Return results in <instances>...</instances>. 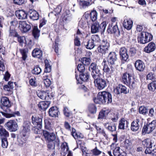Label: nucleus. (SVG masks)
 Here are the masks:
<instances>
[{
    "mask_svg": "<svg viewBox=\"0 0 156 156\" xmlns=\"http://www.w3.org/2000/svg\"><path fill=\"white\" fill-rule=\"evenodd\" d=\"M93 78L94 79V83L96 87L99 90H101L107 86L106 80L100 78L99 75H95L94 73L91 74Z\"/></svg>",
    "mask_w": 156,
    "mask_h": 156,
    "instance_id": "obj_1",
    "label": "nucleus"
},
{
    "mask_svg": "<svg viewBox=\"0 0 156 156\" xmlns=\"http://www.w3.org/2000/svg\"><path fill=\"white\" fill-rule=\"evenodd\" d=\"M107 26L106 22L104 21L100 24L98 22L94 23L91 27V32L93 34L99 32L102 33L105 30Z\"/></svg>",
    "mask_w": 156,
    "mask_h": 156,
    "instance_id": "obj_2",
    "label": "nucleus"
},
{
    "mask_svg": "<svg viewBox=\"0 0 156 156\" xmlns=\"http://www.w3.org/2000/svg\"><path fill=\"white\" fill-rule=\"evenodd\" d=\"M111 149L112 150L114 156H126V152L117 145L112 143L111 145Z\"/></svg>",
    "mask_w": 156,
    "mask_h": 156,
    "instance_id": "obj_3",
    "label": "nucleus"
},
{
    "mask_svg": "<svg viewBox=\"0 0 156 156\" xmlns=\"http://www.w3.org/2000/svg\"><path fill=\"white\" fill-rule=\"evenodd\" d=\"M156 126V120L144 125L142 130V133H150L154 130Z\"/></svg>",
    "mask_w": 156,
    "mask_h": 156,
    "instance_id": "obj_4",
    "label": "nucleus"
},
{
    "mask_svg": "<svg viewBox=\"0 0 156 156\" xmlns=\"http://www.w3.org/2000/svg\"><path fill=\"white\" fill-rule=\"evenodd\" d=\"M32 120L33 124L35 126H36L37 128L35 129L37 130L35 132V133H38V132H39L40 131V129H41L42 128V119L38 115H34L32 116Z\"/></svg>",
    "mask_w": 156,
    "mask_h": 156,
    "instance_id": "obj_5",
    "label": "nucleus"
},
{
    "mask_svg": "<svg viewBox=\"0 0 156 156\" xmlns=\"http://www.w3.org/2000/svg\"><path fill=\"white\" fill-rule=\"evenodd\" d=\"M5 127L9 131L12 132L16 131L18 128V125L16 121L10 120L5 124Z\"/></svg>",
    "mask_w": 156,
    "mask_h": 156,
    "instance_id": "obj_6",
    "label": "nucleus"
},
{
    "mask_svg": "<svg viewBox=\"0 0 156 156\" xmlns=\"http://www.w3.org/2000/svg\"><path fill=\"white\" fill-rule=\"evenodd\" d=\"M45 69L44 73L43 79L44 83L46 87V88H48L49 87V79H48V75L47 73L48 72V69L49 68V62L48 59H46L44 60Z\"/></svg>",
    "mask_w": 156,
    "mask_h": 156,
    "instance_id": "obj_7",
    "label": "nucleus"
},
{
    "mask_svg": "<svg viewBox=\"0 0 156 156\" xmlns=\"http://www.w3.org/2000/svg\"><path fill=\"white\" fill-rule=\"evenodd\" d=\"M89 70L91 72V73H94L95 75H100L101 74V68L100 66H97L96 63H92L89 67Z\"/></svg>",
    "mask_w": 156,
    "mask_h": 156,
    "instance_id": "obj_8",
    "label": "nucleus"
},
{
    "mask_svg": "<svg viewBox=\"0 0 156 156\" xmlns=\"http://www.w3.org/2000/svg\"><path fill=\"white\" fill-rule=\"evenodd\" d=\"M106 60L104 59L102 64L103 66V70L105 73L106 75L110 76L113 73V67L112 65L110 66L109 68L107 64Z\"/></svg>",
    "mask_w": 156,
    "mask_h": 156,
    "instance_id": "obj_9",
    "label": "nucleus"
},
{
    "mask_svg": "<svg viewBox=\"0 0 156 156\" xmlns=\"http://www.w3.org/2000/svg\"><path fill=\"white\" fill-rule=\"evenodd\" d=\"M19 28L22 32L25 33L30 30L31 26L26 21H20L19 24Z\"/></svg>",
    "mask_w": 156,
    "mask_h": 156,
    "instance_id": "obj_10",
    "label": "nucleus"
},
{
    "mask_svg": "<svg viewBox=\"0 0 156 156\" xmlns=\"http://www.w3.org/2000/svg\"><path fill=\"white\" fill-rule=\"evenodd\" d=\"M1 103L2 104L1 107L3 109L6 108L5 110L9 109L11 106V102L9 98L6 97H2L1 98Z\"/></svg>",
    "mask_w": 156,
    "mask_h": 156,
    "instance_id": "obj_11",
    "label": "nucleus"
},
{
    "mask_svg": "<svg viewBox=\"0 0 156 156\" xmlns=\"http://www.w3.org/2000/svg\"><path fill=\"white\" fill-rule=\"evenodd\" d=\"M5 112H0L2 115L6 118H10L12 117H14L16 116H19L20 115V112H15L12 113L10 109H8L7 110H4Z\"/></svg>",
    "mask_w": 156,
    "mask_h": 156,
    "instance_id": "obj_12",
    "label": "nucleus"
},
{
    "mask_svg": "<svg viewBox=\"0 0 156 156\" xmlns=\"http://www.w3.org/2000/svg\"><path fill=\"white\" fill-rule=\"evenodd\" d=\"M117 55L115 52H111L108 57V62L109 65L115 64L117 60Z\"/></svg>",
    "mask_w": 156,
    "mask_h": 156,
    "instance_id": "obj_13",
    "label": "nucleus"
},
{
    "mask_svg": "<svg viewBox=\"0 0 156 156\" xmlns=\"http://www.w3.org/2000/svg\"><path fill=\"white\" fill-rule=\"evenodd\" d=\"M84 16L86 19H90L92 21L94 22L97 19L98 13L95 10H93L91 11L90 14H85Z\"/></svg>",
    "mask_w": 156,
    "mask_h": 156,
    "instance_id": "obj_14",
    "label": "nucleus"
},
{
    "mask_svg": "<svg viewBox=\"0 0 156 156\" xmlns=\"http://www.w3.org/2000/svg\"><path fill=\"white\" fill-rule=\"evenodd\" d=\"M135 66L136 69L140 72L143 71L145 68L144 63L140 60H138L136 61Z\"/></svg>",
    "mask_w": 156,
    "mask_h": 156,
    "instance_id": "obj_15",
    "label": "nucleus"
},
{
    "mask_svg": "<svg viewBox=\"0 0 156 156\" xmlns=\"http://www.w3.org/2000/svg\"><path fill=\"white\" fill-rule=\"evenodd\" d=\"M104 91L99 92L98 94L97 98L94 99V102L96 104H104L105 102L104 97Z\"/></svg>",
    "mask_w": 156,
    "mask_h": 156,
    "instance_id": "obj_16",
    "label": "nucleus"
},
{
    "mask_svg": "<svg viewBox=\"0 0 156 156\" xmlns=\"http://www.w3.org/2000/svg\"><path fill=\"white\" fill-rule=\"evenodd\" d=\"M141 124V123L140 121V119H136L131 123V130L133 131H137L139 129L140 127V125Z\"/></svg>",
    "mask_w": 156,
    "mask_h": 156,
    "instance_id": "obj_17",
    "label": "nucleus"
},
{
    "mask_svg": "<svg viewBox=\"0 0 156 156\" xmlns=\"http://www.w3.org/2000/svg\"><path fill=\"white\" fill-rule=\"evenodd\" d=\"M15 14L16 17L20 20H25L27 18V13L23 10L16 11Z\"/></svg>",
    "mask_w": 156,
    "mask_h": 156,
    "instance_id": "obj_18",
    "label": "nucleus"
},
{
    "mask_svg": "<svg viewBox=\"0 0 156 156\" xmlns=\"http://www.w3.org/2000/svg\"><path fill=\"white\" fill-rule=\"evenodd\" d=\"M30 125L31 123L29 122L28 121L25 122L23 125V129L21 134L28 135Z\"/></svg>",
    "mask_w": 156,
    "mask_h": 156,
    "instance_id": "obj_19",
    "label": "nucleus"
},
{
    "mask_svg": "<svg viewBox=\"0 0 156 156\" xmlns=\"http://www.w3.org/2000/svg\"><path fill=\"white\" fill-rule=\"evenodd\" d=\"M119 53L122 60L126 61L129 57L126 49L124 47L122 48L120 50Z\"/></svg>",
    "mask_w": 156,
    "mask_h": 156,
    "instance_id": "obj_20",
    "label": "nucleus"
},
{
    "mask_svg": "<svg viewBox=\"0 0 156 156\" xmlns=\"http://www.w3.org/2000/svg\"><path fill=\"white\" fill-rule=\"evenodd\" d=\"M142 143L144 147L147 148V149H149L151 148L153 146H155L154 140L148 138L143 140Z\"/></svg>",
    "mask_w": 156,
    "mask_h": 156,
    "instance_id": "obj_21",
    "label": "nucleus"
},
{
    "mask_svg": "<svg viewBox=\"0 0 156 156\" xmlns=\"http://www.w3.org/2000/svg\"><path fill=\"white\" fill-rule=\"evenodd\" d=\"M28 135L21 134V136L18 139L19 145L21 147H23L26 145V143L28 138Z\"/></svg>",
    "mask_w": 156,
    "mask_h": 156,
    "instance_id": "obj_22",
    "label": "nucleus"
},
{
    "mask_svg": "<svg viewBox=\"0 0 156 156\" xmlns=\"http://www.w3.org/2000/svg\"><path fill=\"white\" fill-rule=\"evenodd\" d=\"M58 113V109L56 106H53L49 109V116L52 117H57Z\"/></svg>",
    "mask_w": 156,
    "mask_h": 156,
    "instance_id": "obj_23",
    "label": "nucleus"
},
{
    "mask_svg": "<svg viewBox=\"0 0 156 156\" xmlns=\"http://www.w3.org/2000/svg\"><path fill=\"white\" fill-rule=\"evenodd\" d=\"M88 21V20L86 19L85 17L84 18H81L78 24L79 26L82 28L83 29H85L87 27V23L88 25H90V20H89V21Z\"/></svg>",
    "mask_w": 156,
    "mask_h": 156,
    "instance_id": "obj_24",
    "label": "nucleus"
},
{
    "mask_svg": "<svg viewBox=\"0 0 156 156\" xmlns=\"http://www.w3.org/2000/svg\"><path fill=\"white\" fill-rule=\"evenodd\" d=\"M155 45L153 42L150 43L144 49V51L147 53H149L154 51L155 49Z\"/></svg>",
    "mask_w": 156,
    "mask_h": 156,
    "instance_id": "obj_25",
    "label": "nucleus"
},
{
    "mask_svg": "<svg viewBox=\"0 0 156 156\" xmlns=\"http://www.w3.org/2000/svg\"><path fill=\"white\" fill-rule=\"evenodd\" d=\"M104 98L105 102L104 104L111 103L112 102V96L111 94L108 92L104 91Z\"/></svg>",
    "mask_w": 156,
    "mask_h": 156,
    "instance_id": "obj_26",
    "label": "nucleus"
},
{
    "mask_svg": "<svg viewBox=\"0 0 156 156\" xmlns=\"http://www.w3.org/2000/svg\"><path fill=\"white\" fill-rule=\"evenodd\" d=\"M132 78L131 74L127 73H125L122 76V81L124 84L127 85Z\"/></svg>",
    "mask_w": 156,
    "mask_h": 156,
    "instance_id": "obj_27",
    "label": "nucleus"
},
{
    "mask_svg": "<svg viewBox=\"0 0 156 156\" xmlns=\"http://www.w3.org/2000/svg\"><path fill=\"white\" fill-rule=\"evenodd\" d=\"M9 136V132L2 126H0V138H7Z\"/></svg>",
    "mask_w": 156,
    "mask_h": 156,
    "instance_id": "obj_28",
    "label": "nucleus"
},
{
    "mask_svg": "<svg viewBox=\"0 0 156 156\" xmlns=\"http://www.w3.org/2000/svg\"><path fill=\"white\" fill-rule=\"evenodd\" d=\"M124 27L127 30H130L133 26V22L130 19L125 20L123 23Z\"/></svg>",
    "mask_w": 156,
    "mask_h": 156,
    "instance_id": "obj_29",
    "label": "nucleus"
},
{
    "mask_svg": "<svg viewBox=\"0 0 156 156\" xmlns=\"http://www.w3.org/2000/svg\"><path fill=\"white\" fill-rule=\"evenodd\" d=\"M29 17L31 19L34 20H37L39 19V15L37 12L35 10H30L29 12Z\"/></svg>",
    "mask_w": 156,
    "mask_h": 156,
    "instance_id": "obj_30",
    "label": "nucleus"
},
{
    "mask_svg": "<svg viewBox=\"0 0 156 156\" xmlns=\"http://www.w3.org/2000/svg\"><path fill=\"white\" fill-rule=\"evenodd\" d=\"M61 154L63 156H65L68 153L69 148L66 142L63 143L61 146Z\"/></svg>",
    "mask_w": 156,
    "mask_h": 156,
    "instance_id": "obj_31",
    "label": "nucleus"
},
{
    "mask_svg": "<svg viewBox=\"0 0 156 156\" xmlns=\"http://www.w3.org/2000/svg\"><path fill=\"white\" fill-rule=\"evenodd\" d=\"M128 124L127 121L124 118L122 119L119 122L118 128L119 129H124L125 127H128Z\"/></svg>",
    "mask_w": 156,
    "mask_h": 156,
    "instance_id": "obj_32",
    "label": "nucleus"
},
{
    "mask_svg": "<svg viewBox=\"0 0 156 156\" xmlns=\"http://www.w3.org/2000/svg\"><path fill=\"white\" fill-rule=\"evenodd\" d=\"M33 57L38 58H41L42 57V51L38 48H36L34 50L32 53Z\"/></svg>",
    "mask_w": 156,
    "mask_h": 156,
    "instance_id": "obj_33",
    "label": "nucleus"
},
{
    "mask_svg": "<svg viewBox=\"0 0 156 156\" xmlns=\"http://www.w3.org/2000/svg\"><path fill=\"white\" fill-rule=\"evenodd\" d=\"M37 94L40 98L43 100H48L49 95L46 96V93L43 91L38 90L37 92Z\"/></svg>",
    "mask_w": 156,
    "mask_h": 156,
    "instance_id": "obj_34",
    "label": "nucleus"
},
{
    "mask_svg": "<svg viewBox=\"0 0 156 156\" xmlns=\"http://www.w3.org/2000/svg\"><path fill=\"white\" fill-rule=\"evenodd\" d=\"M38 105L40 109L45 111L48 108L49 103L47 101H42L39 103Z\"/></svg>",
    "mask_w": 156,
    "mask_h": 156,
    "instance_id": "obj_35",
    "label": "nucleus"
},
{
    "mask_svg": "<svg viewBox=\"0 0 156 156\" xmlns=\"http://www.w3.org/2000/svg\"><path fill=\"white\" fill-rule=\"evenodd\" d=\"M107 31L109 34L115 33L116 32L119 33V31L117 23H115V24L113 23L112 26V30H111L110 28H109L107 29Z\"/></svg>",
    "mask_w": 156,
    "mask_h": 156,
    "instance_id": "obj_36",
    "label": "nucleus"
},
{
    "mask_svg": "<svg viewBox=\"0 0 156 156\" xmlns=\"http://www.w3.org/2000/svg\"><path fill=\"white\" fill-rule=\"evenodd\" d=\"M144 34L145 35L146 38H145L144 40H142L143 44H144L152 40L153 37L152 35L148 32H144Z\"/></svg>",
    "mask_w": 156,
    "mask_h": 156,
    "instance_id": "obj_37",
    "label": "nucleus"
},
{
    "mask_svg": "<svg viewBox=\"0 0 156 156\" xmlns=\"http://www.w3.org/2000/svg\"><path fill=\"white\" fill-rule=\"evenodd\" d=\"M104 125L106 129L111 132L115 131L116 130V126L114 123L109 125L108 123H105Z\"/></svg>",
    "mask_w": 156,
    "mask_h": 156,
    "instance_id": "obj_38",
    "label": "nucleus"
},
{
    "mask_svg": "<svg viewBox=\"0 0 156 156\" xmlns=\"http://www.w3.org/2000/svg\"><path fill=\"white\" fill-rule=\"evenodd\" d=\"M32 34L34 38L37 39H38L40 34V31L38 29L37 26H34L33 28Z\"/></svg>",
    "mask_w": 156,
    "mask_h": 156,
    "instance_id": "obj_39",
    "label": "nucleus"
},
{
    "mask_svg": "<svg viewBox=\"0 0 156 156\" xmlns=\"http://www.w3.org/2000/svg\"><path fill=\"white\" fill-rule=\"evenodd\" d=\"M95 127L98 133H99L103 135L106 139L108 138L107 135L106 134L104 130L102 129L101 127L95 125Z\"/></svg>",
    "mask_w": 156,
    "mask_h": 156,
    "instance_id": "obj_40",
    "label": "nucleus"
},
{
    "mask_svg": "<svg viewBox=\"0 0 156 156\" xmlns=\"http://www.w3.org/2000/svg\"><path fill=\"white\" fill-rule=\"evenodd\" d=\"M148 88L152 92H156V81H153L148 84Z\"/></svg>",
    "mask_w": 156,
    "mask_h": 156,
    "instance_id": "obj_41",
    "label": "nucleus"
},
{
    "mask_svg": "<svg viewBox=\"0 0 156 156\" xmlns=\"http://www.w3.org/2000/svg\"><path fill=\"white\" fill-rule=\"evenodd\" d=\"M9 37H16L18 36V34L17 32L16 31V30L15 29L12 28L11 27H10L9 28Z\"/></svg>",
    "mask_w": 156,
    "mask_h": 156,
    "instance_id": "obj_42",
    "label": "nucleus"
},
{
    "mask_svg": "<svg viewBox=\"0 0 156 156\" xmlns=\"http://www.w3.org/2000/svg\"><path fill=\"white\" fill-rule=\"evenodd\" d=\"M85 45L86 48L89 49H91L93 48L95 46L91 39L88 40L87 42L85 44Z\"/></svg>",
    "mask_w": 156,
    "mask_h": 156,
    "instance_id": "obj_43",
    "label": "nucleus"
},
{
    "mask_svg": "<svg viewBox=\"0 0 156 156\" xmlns=\"http://www.w3.org/2000/svg\"><path fill=\"white\" fill-rule=\"evenodd\" d=\"M89 77V75L87 73H81L80 74V80L84 82L88 80Z\"/></svg>",
    "mask_w": 156,
    "mask_h": 156,
    "instance_id": "obj_44",
    "label": "nucleus"
},
{
    "mask_svg": "<svg viewBox=\"0 0 156 156\" xmlns=\"http://www.w3.org/2000/svg\"><path fill=\"white\" fill-rule=\"evenodd\" d=\"M41 71V69L40 67L37 66L34 67V69L32 70V73L34 74L38 75L40 74Z\"/></svg>",
    "mask_w": 156,
    "mask_h": 156,
    "instance_id": "obj_45",
    "label": "nucleus"
},
{
    "mask_svg": "<svg viewBox=\"0 0 156 156\" xmlns=\"http://www.w3.org/2000/svg\"><path fill=\"white\" fill-rule=\"evenodd\" d=\"M127 85L131 88H134L136 85V81L134 79L132 78Z\"/></svg>",
    "mask_w": 156,
    "mask_h": 156,
    "instance_id": "obj_46",
    "label": "nucleus"
},
{
    "mask_svg": "<svg viewBox=\"0 0 156 156\" xmlns=\"http://www.w3.org/2000/svg\"><path fill=\"white\" fill-rule=\"evenodd\" d=\"M79 4L80 6H82L83 8H86L87 7L91 5V3L90 2L86 1H81L79 2Z\"/></svg>",
    "mask_w": 156,
    "mask_h": 156,
    "instance_id": "obj_47",
    "label": "nucleus"
},
{
    "mask_svg": "<svg viewBox=\"0 0 156 156\" xmlns=\"http://www.w3.org/2000/svg\"><path fill=\"white\" fill-rule=\"evenodd\" d=\"M106 47H104L99 46L98 48V51L99 52L102 53V54H105L108 51V48Z\"/></svg>",
    "mask_w": 156,
    "mask_h": 156,
    "instance_id": "obj_48",
    "label": "nucleus"
},
{
    "mask_svg": "<svg viewBox=\"0 0 156 156\" xmlns=\"http://www.w3.org/2000/svg\"><path fill=\"white\" fill-rule=\"evenodd\" d=\"M145 153L148 154L151 156H156V149L151 150L150 149H146L145 151Z\"/></svg>",
    "mask_w": 156,
    "mask_h": 156,
    "instance_id": "obj_49",
    "label": "nucleus"
},
{
    "mask_svg": "<svg viewBox=\"0 0 156 156\" xmlns=\"http://www.w3.org/2000/svg\"><path fill=\"white\" fill-rule=\"evenodd\" d=\"M139 112L140 114L145 115L148 112V108L147 107L144 106H140L139 109Z\"/></svg>",
    "mask_w": 156,
    "mask_h": 156,
    "instance_id": "obj_50",
    "label": "nucleus"
},
{
    "mask_svg": "<svg viewBox=\"0 0 156 156\" xmlns=\"http://www.w3.org/2000/svg\"><path fill=\"white\" fill-rule=\"evenodd\" d=\"M91 40L95 45H96L97 43H98L100 41L99 37L97 35H92L91 37Z\"/></svg>",
    "mask_w": 156,
    "mask_h": 156,
    "instance_id": "obj_51",
    "label": "nucleus"
},
{
    "mask_svg": "<svg viewBox=\"0 0 156 156\" xmlns=\"http://www.w3.org/2000/svg\"><path fill=\"white\" fill-rule=\"evenodd\" d=\"M88 110L91 114H94L96 112V108L93 104L90 105L88 107Z\"/></svg>",
    "mask_w": 156,
    "mask_h": 156,
    "instance_id": "obj_52",
    "label": "nucleus"
},
{
    "mask_svg": "<svg viewBox=\"0 0 156 156\" xmlns=\"http://www.w3.org/2000/svg\"><path fill=\"white\" fill-rule=\"evenodd\" d=\"M91 61V60L90 58L86 57L83 58L81 59V62L84 65H89L90 62Z\"/></svg>",
    "mask_w": 156,
    "mask_h": 156,
    "instance_id": "obj_53",
    "label": "nucleus"
},
{
    "mask_svg": "<svg viewBox=\"0 0 156 156\" xmlns=\"http://www.w3.org/2000/svg\"><path fill=\"white\" fill-rule=\"evenodd\" d=\"M131 143L128 139H126L124 141L123 147L127 149H129L131 147Z\"/></svg>",
    "mask_w": 156,
    "mask_h": 156,
    "instance_id": "obj_54",
    "label": "nucleus"
},
{
    "mask_svg": "<svg viewBox=\"0 0 156 156\" xmlns=\"http://www.w3.org/2000/svg\"><path fill=\"white\" fill-rule=\"evenodd\" d=\"M20 52L22 55V58L23 60L25 61L27 57V52L24 49H22L20 50Z\"/></svg>",
    "mask_w": 156,
    "mask_h": 156,
    "instance_id": "obj_55",
    "label": "nucleus"
},
{
    "mask_svg": "<svg viewBox=\"0 0 156 156\" xmlns=\"http://www.w3.org/2000/svg\"><path fill=\"white\" fill-rule=\"evenodd\" d=\"M2 141V146L3 148H6L8 145L7 139L6 138L0 139Z\"/></svg>",
    "mask_w": 156,
    "mask_h": 156,
    "instance_id": "obj_56",
    "label": "nucleus"
},
{
    "mask_svg": "<svg viewBox=\"0 0 156 156\" xmlns=\"http://www.w3.org/2000/svg\"><path fill=\"white\" fill-rule=\"evenodd\" d=\"M17 37L18 41L22 45H23L26 41L25 37L24 36H20L19 35Z\"/></svg>",
    "mask_w": 156,
    "mask_h": 156,
    "instance_id": "obj_57",
    "label": "nucleus"
},
{
    "mask_svg": "<svg viewBox=\"0 0 156 156\" xmlns=\"http://www.w3.org/2000/svg\"><path fill=\"white\" fill-rule=\"evenodd\" d=\"M119 86L121 93L126 94L128 93L127 88L125 86L121 84H119Z\"/></svg>",
    "mask_w": 156,
    "mask_h": 156,
    "instance_id": "obj_58",
    "label": "nucleus"
},
{
    "mask_svg": "<svg viewBox=\"0 0 156 156\" xmlns=\"http://www.w3.org/2000/svg\"><path fill=\"white\" fill-rule=\"evenodd\" d=\"M51 130L49 129V142L50 141H54L56 138L55 133L53 132H51Z\"/></svg>",
    "mask_w": 156,
    "mask_h": 156,
    "instance_id": "obj_59",
    "label": "nucleus"
},
{
    "mask_svg": "<svg viewBox=\"0 0 156 156\" xmlns=\"http://www.w3.org/2000/svg\"><path fill=\"white\" fill-rule=\"evenodd\" d=\"M91 151L93 153V155L95 156L100 154L102 152L101 151L98 149L97 147L92 150Z\"/></svg>",
    "mask_w": 156,
    "mask_h": 156,
    "instance_id": "obj_60",
    "label": "nucleus"
},
{
    "mask_svg": "<svg viewBox=\"0 0 156 156\" xmlns=\"http://www.w3.org/2000/svg\"><path fill=\"white\" fill-rule=\"evenodd\" d=\"M4 61L2 57H0V70L2 71H4L5 69Z\"/></svg>",
    "mask_w": 156,
    "mask_h": 156,
    "instance_id": "obj_61",
    "label": "nucleus"
},
{
    "mask_svg": "<svg viewBox=\"0 0 156 156\" xmlns=\"http://www.w3.org/2000/svg\"><path fill=\"white\" fill-rule=\"evenodd\" d=\"M100 46L105 47H107L109 48V43L108 42L107 40L106 39H104L101 42V44Z\"/></svg>",
    "mask_w": 156,
    "mask_h": 156,
    "instance_id": "obj_62",
    "label": "nucleus"
},
{
    "mask_svg": "<svg viewBox=\"0 0 156 156\" xmlns=\"http://www.w3.org/2000/svg\"><path fill=\"white\" fill-rule=\"evenodd\" d=\"M64 16L63 19L66 22H68L71 20L72 18L71 14H69L66 15L64 14Z\"/></svg>",
    "mask_w": 156,
    "mask_h": 156,
    "instance_id": "obj_63",
    "label": "nucleus"
},
{
    "mask_svg": "<svg viewBox=\"0 0 156 156\" xmlns=\"http://www.w3.org/2000/svg\"><path fill=\"white\" fill-rule=\"evenodd\" d=\"M78 70L80 72L83 73L85 70V67L83 64H80L77 66Z\"/></svg>",
    "mask_w": 156,
    "mask_h": 156,
    "instance_id": "obj_64",
    "label": "nucleus"
}]
</instances>
